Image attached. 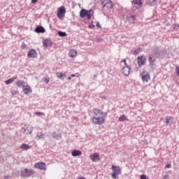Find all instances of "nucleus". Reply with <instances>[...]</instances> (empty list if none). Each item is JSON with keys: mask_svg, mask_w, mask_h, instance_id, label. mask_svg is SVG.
<instances>
[{"mask_svg": "<svg viewBox=\"0 0 179 179\" xmlns=\"http://www.w3.org/2000/svg\"><path fill=\"white\" fill-rule=\"evenodd\" d=\"M106 117H107V113L102 110L98 108L92 110V121L95 125H103L106 122Z\"/></svg>", "mask_w": 179, "mask_h": 179, "instance_id": "nucleus-1", "label": "nucleus"}, {"mask_svg": "<svg viewBox=\"0 0 179 179\" xmlns=\"http://www.w3.org/2000/svg\"><path fill=\"white\" fill-rule=\"evenodd\" d=\"M121 65H123V68L122 69V73L125 76H128L129 75V72H131V69H129V66H128V64H127V59H124L120 62Z\"/></svg>", "mask_w": 179, "mask_h": 179, "instance_id": "nucleus-2", "label": "nucleus"}, {"mask_svg": "<svg viewBox=\"0 0 179 179\" xmlns=\"http://www.w3.org/2000/svg\"><path fill=\"white\" fill-rule=\"evenodd\" d=\"M112 177L115 179L118 178V176H120V174H122V169L120 168V166L112 165Z\"/></svg>", "mask_w": 179, "mask_h": 179, "instance_id": "nucleus-3", "label": "nucleus"}, {"mask_svg": "<svg viewBox=\"0 0 179 179\" xmlns=\"http://www.w3.org/2000/svg\"><path fill=\"white\" fill-rule=\"evenodd\" d=\"M34 173V170L33 169H25L21 171V176L24 177V178H27L33 176Z\"/></svg>", "mask_w": 179, "mask_h": 179, "instance_id": "nucleus-4", "label": "nucleus"}, {"mask_svg": "<svg viewBox=\"0 0 179 179\" xmlns=\"http://www.w3.org/2000/svg\"><path fill=\"white\" fill-rule=\"evenodd\" d=\"M141 78L143 83H148L150 80V74L147 71H144L141 73Z\"/></svg>", "mask_w": 179, "mask_h": 179, "instance_id": "nucleus-5", "label": "nucleus"}, {"mask_svg": "<svg viewBox=\"0 0 179 179\" xmlns=\"http://www.w3.org/2000/svg\"><path fill=\"white\" fill-rule=\"evenodd\" d=\"M133 10H138L142 8V0H133L131 1Z\"/></svg>", "mask_w": 179, "mask_h": 179, "instance_id": "nucleus-6", "label": "nucleus"}, {"mask_svg": "<svg viewBox=\"0 0 179 179\" xmlns=\"http://www.w3.org/2000/svg\"><path fill=\"white\" fill-rule=\"evenodd\" d=\"M101 3L103 8H107V9H113V1H111V0H101Z\"/></svg>", "mask_w": 179, "mask_h": 179, "instance_id": "nucleus-7", "label": "nucleus"}, {"mask_svg": "<svg viewBox=\"0 0 179 179\" xmlns=\"http://www.w3.org/2000/svg\"><path fill=\"white\" fill-rule=\"evenodd\" d=\"M65 13H66V8H65V6H62L57 11V17L59 19H61L65 16Z\"/></svg>", "mask_w": 179, "mask_h": 179, "instance_id": "nucleus-8", "label": "nucleus"}, {"mask_svg": "<svg viewBox=\"0 0 179 179\" xmlns=\"http://www.w3.org/2000/svg\"><path fill=\"white\" fill-rule=\"evenodd\" d=\"M137 64L138 66H142V65H145V64H146V57L145 55L138 56Z\"/></svg>", "mask_w": 179, "mask_h": 179, "instance_id": "nucleus-9", "label": "nucleus"}, {"mask_svg": "<svg viewBox=\"0 0 179 179\" xmlns=\"http://www.w3.org/2000/svg\"><path fill=\"white\" fill-rule=\"evenodd\" d=\"M34 169H38V170H46L47 164L44 162H37L34 166Z\"/></svg>", "mask_w": 179, "mask_h": 179, "instance_id": "nucleus-10", "label": "nucleus"}, {"mask_svg": "<svg viewBox=\"0 0 179 179\" xmlns=\"http://www.w3.org/2000/svg\"><path fill=\"white\" fill-rule=\"evenodd\" d=\"M24 132L26 135H30L33 132V126L31 124H25L23 127Z\"/></svg>", "mask_w": 179, "mask_h": 179, "instance_id": "nucleus-11", "label": "nucleus"}, {"mask_svg": "<svg viewBox=\"0 0 179 179\" xmlns=\"http://www.w3.org/2000/svg\"><path fill=\"white\" fill-rule=\"evenodd\" d=\"M90 157L92 162H94V163H97V162H100V155L97 152L91 155Z\"/></svg>", "mask_w": 179, "mask_h": 179, "instance_id": "nucleus-12", "label": "nucleus"}, {"mask_svg": "<svg viewBox=\"0 0 179 179\" xmlns=\"http://www.w3.org/2000/svg\"><path fill=\"white\" fill-rule=\"evenodd\" d=\"M22 92L27 95L33 93V90L30 86L27 85L22 86Z\"/></svg>", "mask_w": 179, "mask_h": 179, "instance_id": "nucleus-13", "label": "nucleus"}, {"mask_svg": "<svg viewBox=\"0 0 179 179\" xmlns=\"http://www.w3.org/2000/svg\"><path fill=\"white\" fill-rule=\"evenodd\" d=\"M27 57L28 58H36L37 57V52H36V50L31 49L28 52Z\"/></svg>", "mask_w": 179, "mask_h": 179, "instance_id": "nucleus-14", "label": "nucleus"}, {"mask_svg": "<svg viewBox=\"0 0 179 179\" xmlns=\"http://www.w3.org/2000/svg\"><path fill=\"white\" fill-rule=\"evenodd\" d=\"M56 76L59 79H61L62 80H64V79H65V78H66V74L65 73H62V72H57L56 73Z\"/></svg>", "mask_w": 179, "mask_h": 179, "instance_id": "nucleus-15", "label": "nucleus"}, {"mask_svg": "<svg viewBox=\"0 0 179 179\" xmlns=\"http://www.w3.org/2000/svg\"><path fill=\"white\" fill-rule=\"evenodd\" d=\"M71 156L73 157H76L77 156H82V151L75 150L71 152Z\"/></svg>", "mask_w": 179, "mask_h": 179, "instance_id": "nucleus-16", "label": "nucleus"}, {"mask_svg": "<svg viewBox=\"0 0 179 179\" xmlns=\"http://www.w3.org/2000/svg\"><path fill=\"white\" fill-rule=\"evenodd\" d=\"M43 43L45 47H50V45L52 44V42L51 41V39H45L43 40Z\"/></svg>", "mask_w": 179, "mask_h": 179, "instance_id": "nucleus-17", "label": "nucleus"}, {"mask_svg": "<svg viewBox=\"0 0 179 179\" xmlns=\"http://www.w3.org/2000/svg\"><path fill=\"white\" fill-rule=\"evenodd\" d=\"M20 148L22 150H29V149H31V146H30L26 143H22L20 146Z\"/></svg>", "mask_w": 179, "mask_h": 179, "instance_id": "nucleus-18", "label": "nucleus"}, {"mask_svg": "<svg viewBox=\"0 0 179 179\" xmlns=\"http://www.w3.org/2000/svg\"><path fill=\"white\" fill-rule=\"evenodd\" d=\"M36 33H45V29L43 27H38L35 29Z\"/></svg>", "mask_w": 179, "mask_h": 179, "instance_id": "nucleus-19", "label": "nucleus"}, {"mask_svg": "<svg viewBox=\"0 0 179 179\" xmlns=\"http://www.w3.org/2000/svg\"><path fill=\"white\" fill-rule=\"evenodd\" d=\"M17 79V77H13L12 78H9L8 80L5 81L6 85H10V83H13L15 80Z\"/></svg>", "mask_w": 179, "mask_h": 179, "instance_id": "nucleus-20", "label": "nucleus"}, {"mask_svg": "<svg viewBox=\"0 0 179 179\" xmlns=\"http://www.w3.org/2000/svg\"><path fill=\"white\" fill-rule=\"evenodd\" d=\"M88 13H89V11H87L85 9L81 10L80 12V17H85V16H87Z\"/></svg>", "mask_w": 179, "mask_h": 179, "instance_id": "nucleus-21", "label": "nucleus"}, {"mask_svg": "<svg viewBox=\"0 0 179 179\" xmlns=\"http://www.w3.org/2000/svg\"><path fill=\"white\" fill-rule=\"evenodd\" d=\"M78 54V52H76V50H71L69 52V56L71 57V58H75Z\"/></svg>", "mask_w": 179, "mask_h": 179, "instance_id": "nucleus-22", "label": "nucleus"}, {"mask_svg": "<svg viewBox=\"0 0 179 179\" xmlns=\"http://www.w3.org/2000/svg\"><path fill=\"white\" fill-rule=\"evenodd\" d=\"M127 19H128V20H129V22L131 23H135V16H134L131 14H129V15H127Z\"/></svg>", "mask_w": 179, "mask_h": 179, "instance_id": "nucleus-23", "label": "nucleus"}, {"mask_svg": "<svg viewBox=\"0 0 179 179\" xmlns=\"http://www.w3.org/2000/svg\"><path fill=\"white\" fill-rule=\"evenodd\" d=\"M36 138L38 141H39V139H44V138H45V134H44L43 132H40L38 134Z\"/></svg>", "mask_w": 179, "mask_h": 179, "instance_id": "nucleus-24", "label": "nucleus"}, {"mask_svg": "<svg viewBox=\"0 0 179 179\" xmlns=\"http://www.w3.org/2000/svg\"><path fill=\"white\" fill-rule=\"evenodd\" d=\"M16 85L17 87H22V86H24L23 85H24V81L19 80L16 82Z\"/></svg>", "mask_w": 179, "mask_h": 179, "instance_id": "nucleus-25", "label": "nucleus"}, {"mask_svg": "<svg viewBox=\"0 0 179 179\" xmlns=\"http://www.w3.org/2000/svg\"><path fill=\"white\" fill-rule=\"evenodd\" d=\"M148 61L151 65H153L155 64V61H156V59L155 57L150 56L148 58Z\"/></svg>", "mask_w": 179, "mask_h": 179, "instance_id": "nucleus-26", "label": "nucleus"}, {"mask_svg": "<svg viewBox=\"0 0 179 179\" xmlns=\"http://www.w3.org/2000/svg\"><path fill=\"white\" fill-rule=\"evenodd\" d=\"M127 116H125V115H122L121 116H120V117L118 118V121L120 122H122V121H127Z\"/></svg>", "mask_w": 179, "mask_h": 179, "instance_id": "nucleus-27", "label": "nucleus"}, {"mask_svg": "<svg viewBox=\"0 0 179 179\" xmlns=\"http://www.w3.org/2000/svg\"><path fill=\"white\" fill-rule=\"evenodd\" d=\"M165 120H166V124H169L171 121H173V117L167 116Z\"/></svg>", "mask_w": 179, "mask_h": 179, "instance_id": "nucleus-28", "label": "nucleus"}, {"mask_svg": "<svg viewBox=\"0 0 179 179\" xmlns=\"http://www.w3.org/2000/svg\"><path fill=\"white\" fill-rule=\"evenodd\" d=\"M58 35L60 37H65V36H66V32L59 31Z\"/></svg>", "mask_w": 179, "mask_h": 179, "instance_id": "nucleus-29", "label": "nucleus"}, {"mask_svg": "<svg viewBox=\"0 0 179 179\" xmlns=\"http://www.w3.org/2000/svg\"><path fill=\"white\" fill-rule=\"evenodd\" d=\"M10 93L13 96H16V94H17V91L16 90H11Z\"/></svg>", "mask_w": 179, "mask_h": 179, "instance_id": "nucleus-30", "label": "nucleus"}, {"mask_svg": "<svg viewBox=\"0 0 179 179\" xmlns=\"http://www.w3.org/2000/svg\"><path fill=\"white\" fill-rule=\"evenodd\" d=\"M44 80H45V83H47V85H48V83H50V77L44 78Z\"/></svg>", "mask_w": 179, "mask_h": 179, "instance_id": "nucleus-31", "label": "nucleus"}, {"mask_svg": "<svg viewBox=\"0 0 179 179\" xmlns=\"http://www.w3.org/2000/svg\"><path fill=\"white\" fill-rule=\"evenodd\" d=\"M86 16L87 17L88 20H90V19H92V15H90V13L88 12Z\"/></svg>", "mask_w": 179, "mask_h": 179, "instance_id": "nucleus-32", "label": "nucleus"}, {"mask_svg": "<svg viewBox=\"0 0 179 179\" xmlns=\"http://www.w3.org/2000/svg\"><path fill=\"white\" fill-rule=\"evenodd\" d=\"M35 114L36 115H44V113L43 112H36Z\"/></svg>", "mask_w": 179, "mask_h": 179, "instance_id": "nucleus-33", "label": "nucleus"}, {"mask_svg": "<svg viewBox=\"0 0 179 179\" xmlns=\"http://www.w3.org/2000/svg\"><path fill=\"white\" fill-rule=\"evenodd\" d=\"M171 167V164H166V169H170Z\"/></svg>", "mask_w": 179, "mask_h": 179, "instance_id": "nucleus-34", "label": "nucleus"}, {"mask_svg": "<svg viewBox=\"0 0 179 179\" xmlns=\"http://www.w3.org/2000/svg\"><path fill=\"white\" fill-rule=\"evenodd\" d=\"M177 75L179 76V66L176 67Z\"/></svg>", "mask_w": 179, "mask_h": 179, "instance_id": "nucleus-35", "label": "nucleus"}, {"mask_svg": "<svg viewBox=\"0 0 179 179\" xmlns=\"http://www.w3.org/2000/svg\"><path fill=\"white\" fill-rule=\"evenodd\" d=\"M90 29H94V25H89Z\"/></svg>", "mask_w": 179, "mask_h": 179, "instance_id": "nucleus-36", "label": "nucleus"}, {"mask_svg": "<svg viewBox=\"0 0 179 179\" xmlns=\"http://www.w3.org/2000/svg\"><path fill=\"white\" fill-rule=\"evenodd\" d=\"M32 3H36L37 2V0H31Z\"/></svg>", "mask_w": 179, "mask_h": 179, "instance_id": "nucleus-37", "label": "nucleus"}, {"mask_svg": "<svg viewBox=\"0 0 179 179\" xmlns=\"http://www.w3.org/2000/svg\"><path fill=\"white\" fill-rule=\"evenodd\" d=\"M96 27H101L100 26V23H99V22H97Z\"/></svg>", "mask_w": 179, "mask_h": 179, "instance_id": "nucleus-38", "label": "nucleus"}, {"mask_svg": "<svg viewBox=\"0 0 179 179\" xmlns=\"http://www.w3.org/2000/svg\"><path fill=\"white\" fill-rule=\"evenodd\" d=\"M75 76H76V75H75V74H71V78H75Z\"/></svg>", "mask_w": 179, "mask_h": 179, "instance_id": "nucleus-39", "label": "nucleus"}, {"mask_svg": "<svg viewBox=\"0 0 179 179\" xmlns=\"http://www.w3.org/2000/svg\"><path fill=\"white\" fill-rule=\"evenodd\" d=\"M5 179H10V176H6Z\"/></svg>", "mask_w": 179, "mask_h": 179, "instance_id": "nucleus-40", "label": "nucleus"}, {"mask_svg": "<svg viewBox=\"0 0 179 179\" xmlns=\"http://www.w3.org/2000/svg\"><path fill=\"white\" fill-rule=\"evenodd\" d=\"M57 136L59 137V138H62V135L61 134H59V135H57Z\"/></svg>", "mask_w": 179, "mask_h": 179, "instance_id": "nucleus-41", "label": "nucleus"}, {"mask_svg": "<svg viewBox=\"0 0 179 179\" xmlns=\"http://www.w3.org/2000/svg\"><path fill=\"white\" fill-rule=\"evenodd\" d=\"M69 80H71L72 78L71 77L68 78Z\"/></svg>", "mask_w": 179, "mask_h": 179, "instance_id": "nucleus-42", "label": "nucleus"}, {"mask_svg": "<svg viewBox=\"0 0 179 179\" xmlns=\"http://www.w3.org/2000/svg\"><path fill=\"white\" fill-rule=\"evenodd\" d=\"M24 47H26V45H24V46L22 45V48H24Z\"/></svg>", "mask_w": 179, "mask_h": 179, "instance_id": "nucleus-43", "label": "nucleus"}, {"mask_svg": "<svg viewBox=\"0 0 179 179\" xmlns=\"http://www.w3.org/2000/svg\"><path fill=\"white\" fill-rule=\"evenodd\" d=\"M156 1H157V0H152L153 2H156Z\"/></svg>", "mask_w": 179, "mask_h": 179, "instance_id": "nucleus-44", "label": "nucleus"}, {"mask_svg": "<svg viewBox=\"0 0 179 179\" xmlns=\"http://www.w3.org/2000/svg\"><path fill=\"white\" fill-rule=\"evenodd\" d=\"M166 177H167V176H164V179H166Z\"/></svg>", "mask_w": 179, "mask_h": 179, "instance_id": "nucleus-45", "label": "nucleus"}, {"mask_svg": "<svg viewBox=\"0 0 179 179\" xmlns=\"http://www.w3.org/2000/svg\"><path fill=\"white\" fill-rule=\"evenodd\" d=\"M77 76V78H79V76Z\"/></svg>", "mask_w": 179, "mask_h": 179, "instance_id": "nucleus-46", "label": "nucleus"}, {"mask_svg": "<svg viewBox=\"0 0 179 179\" xmlns=\"http://www.w3.org/2000/svg\"><path fill=\"white\" fill-rule=\"evenodd\" d=\"M54 138H57V136H55Z\"/></svg>", "mask_w": 179, "mask_h": 179, "instance_id": "nucleus-47", "label": "nucleus"}]
</instances>
